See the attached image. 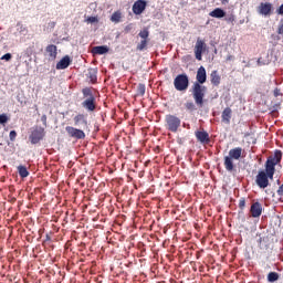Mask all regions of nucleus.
<instances>
[{"instance_id": "36", "label": "nucleus", "mask_w": 283, "mask_h": 283, "mask_svg": "<svg viewBox=\"0 0 283 283\" xmlns=\"http://www.w3.org/2000/svg\"><path fill=\"white\" fill-rule=\"evenodd\" d=\"M41 120L43 123V126L48 127V116L46 115H42Z\"/></svg>"}, {"instance_id": "39", "label": "nucleus", "mask_w": 283, "mask_h": 283, "mask_svg": "<svg viewBox=\"0 0 283 283\" xmlns=\"http://www.w3.org/2000/svg\"><path fill=\"white\" fill-rule=\"evenodd\" d=\"M49 28H51V30H54V28H56V22L54 21L49 22Z\"/></svg>"}, {"instance_id": "16", "label": "nucleus", "mask_w": 283, "mask_h": 283, "mask_svg": "<svg viewBox=\"0 0 283 283\" xmlns=\"http://www.w3.org/2000/svg\"><path fill=\"white\" fill-rule=\"evenodd\" d=\"M147 8V1L145 0H137L133 4V12L134 14H143Z\"/></svg>"}, {"instance_id": "1", "label": "nucleus", "mask_w": 283, "mask_h": 283, "mask_svg": "<svg viewBox=\"0 0 283 283\" xmlns=\"http://www.w3.org/2000/svg\"><path fill=\"white\" fill-rule=\"evenodd\" d=\"M197 82H195L191 86L192 98L197 105V107H205V96H207V70L205 66H200L197 71Z\"/></svg>"}, {"instance_id": "8", "label": "nucleus", "mask_w": 283, "mask_h": 283, "mask_svg": "<svg viewBox=\"0 0 283 283\" xmlns=\"http://www.w3.org/2000/svg\"><path fill=\"white\" fill-rule=\"evenodd\" d=\"M138 36H140L142 41L137 44L136 50L143 52L144 50H147V45H149V29L142 30L138 33Z\"/></svg>"}, {"instance_id": "32", "label": "nucleus", "mask_w": 283, "mask_h": 283, "mask_svg": "<svg viewBox=\"0 0 283 283\" xmlns=\"http://www.w3.org/2000/svg\"><path fill=\"white\" fill-rule=\"evenodd\" d=\"M134 30V24L129 23L128 25L125 27L124 32L126 34H129V32H132Z\"/></svg>"}, {"instance_id": "28", "label": "nucleus", "mask_w": 283, "mask_h": 283, "mask_svg": "<svg viewBox=\"0 0 283 283\" xmlns=\"http://www.w3.org/2000/svg\"><path fill=\"white\" fill-rule=\"evenodd\" d=\"M185 107L188 112H196V104L193 102H186Z\"/></svg>"}, {"instance_id": "10", "label": "nucleus", "mask_w": 283, "mask_h": 283, "mask_svg": "<svg viewBox=\"0 0 283 283\" xmlns=\"http://www.w3.org/2000/svg\"><path fill=\"white\" fill-rule=\"evenodd\" d=\"M65 132L71 138H76V140H84L85 138V132H83V129L81 128H76L74 126H66Z\"/></svg>"}, {"instance_id": "11", "label": "nucleus", "mask_w": 283, "mask_h": 283, "mask_svg": "<svg viewBox=\"0 0 283 283\" xmlns=\"http://www.w3.org/2000/svg\"><path fill=\"white\" fill-rule=\"evenodd\" d=\"M73 123L75 127H78L80 129H87L88 122H87V115L83 113H78L73 117Z\"/></svg>"}, {"instance_id": "14", "label": "nucleus", "mask_w": 283, "mask_h": 283, "mask_svg": "<svg viewBox=\"0 0 283 283\" xmlns=\"http://www.w3.org/2000/svg\"><path fill=\"white\" fill-rule=\"evenodd\" d=\"M195 136H196L197 140L199 143H201V145H209V143H211V138L209 137V133H207L206 130H197L195 133Z\"/></svg>"}, {"instance_id": "29", "label": "nucleus", "mask_w": 283, "mask_h": 283, "mask_svg": "<svg viewBox=\"0 0 283 283\" xmlns=\"http://www.w3.org/2000/svg\"><path fill=\"white\" fill-rule=\"evenodd\" d=\"M244 207H247V199L242 197L239 200V209H241V211H244Z\"/></svg>"}, {"instance_id": "22", "label": "nucleus", "mask_w": 283, "mask_h": 283, "mask_svg": "<svg viewBox=\"0 0 283 283\" xmlns=\"http://www.w3.org/2000/svg\"><path fill=\"white\" fill-rule=\"evenodd\" d=\"M98 70L96 69H88V73L86 74L87 78L91 81V83H96L98 80Z\"/></svg>"}, {"instance_id": "7", "label": "nucleus", "mask_w": 283, "mask_h": 283, "mask_svg": "<svg viewBox=\"0 0 283 283\" xmlns=\"http://www.w3.org/2000/svg\"><path fill=\"white\" fill-rule=\"evenodd\" d=\"M43 138H45V128L43 127H35L29 136V140L32 145H38Z\"/></svg>"}, {"instance_id": "41", "label": "nucleus", "mask_w": 283, "mask_h": 283, "mask_svg": "<svg viewBox=\"0 0 283 283\" xmlns=\"http://www.w3.org/2000/svg\"><path fill=\"white\" fill-rule=\"evenodd\" d=\"M280 95V90L275 88L274 90V96L277 97Z\"/></svg>"}, {"instance_id": "3", "label": "nucleus", "mask_w": 283, "mask_h": 283, "mask_svg": "<svg viewBox=\"0 0 283 283\" xmlns=\"http://www.w3.org/2000/svg\"><path fill=\"white\" fill-rule=\"evenodd\" d=\"M82 94L84 98L82 107L90 113L96 112V96L94 95V92H92V87L82 88Z\"/></svg>"}, {"instance_id": "2", "label": "nucleus", "mask_w": 283, "mask_h": 283, "mask_svg": "<svg viewBox=\"0 0 283 283\" xmlns=\"http://www.w3.org/2000/svg\"><path fill=\"white\" fill-rule=\"evenodd\" d=\"M242 151H244L242 147H235L229 150L228 156L223 157V166L226 171L229 174L237 171L233 160H240L242 158Z\"/></svg>"}, {"instance_id": "21", "label": "nucleus", "mask_w": 283, "mask_h": 283, "mask_svg": "<svg viewBox=\"0 0 283 283\" xmlns=\"http://www.w3.org/2000/svg\"><path fill=\"white\" fill-rule=\"evenodd\" d=\"M209 17H212L213 19H223V17H227V12L220 8H216L209 13Z\"/></svg>"}, {"instance_id": "13", "label": "nucleus", "mask_w": 283, "mask_h": 283, "mask_svg": "<svg viewBox=\"0 0 283 283\" xmlns=\"http://www.w3.org/2000/svg\"><path fill=\"white\" fill-rule=\"evenodd\" d=\"M256 10L261 17H271L273 13V4L271 2H261Z\"/></svg>"}, {"instance_id": "25", "label": "nucleus", "mask_w": 283, "mask_h": 283, "mask_svg": "<svg viewBox=\"0 0 283 283\" xmlns=\"http://www.w3.org/2000/svg\"><path fill=\"white\" fill-rule=\"evenodd\" d=\"M122 13H120V11H115L113 14H112V17H111V21L113 22V23H120V19H122Z\"/></svg>"}, {"instance_id": "38", "label": "nucleus", "mask_w": 283, "mask_h": 283, "mask_svg": "<svg viewBox=\"0 0 283 283\" xmlns=\"http://www.w3.org/2000/svg\"><path fill=\"white\" fill-rule=\"evenodd\" d=\"M87 21H88V23H96V22H98V18H96V17H90V18L87 19Z\"/></svg>"}, {"instance_id": "31", "label": "nucleus", "mask_w": 283, "mask_h": 283, "mask_svg": "<svg viewBox=\"0 0 283 283\" xmlns=\"http://www.w3.org/2000/svg\"><path fill=\"white\" fill-rule=\"evenodd\" d=\"M8 123V115L1 114L0 115V125H6Z\"/></svg>"}, {"instance_id": "35", "label": "nucleus", "mask_w": 283, "mask_h": 283, "mask_svg": "<svg viewBox=\"0 0 283 283\" xmlns=\"http://www.w3.org/2000/svg\"><path fill=\"white\" fill-rule=\"evenodd\" d=\"M276 32H277V34H283V19L281 20V23L279 24Z\"/></svg>"}, {"instance_id": "24", "label": "nucleus", "mask_w": 283, "mask_h": 283, "mask_svg": "<svg viewBox=\"0 0 283 283\" xmlns=\"http://www.w3.org/2000/svg\"><path fill=\"white\" fill-rule=\"evenodd\" d=\"M17 169L20 178H28V176H30V171H28V168L25 166L20 165Z\"/></svg>"}, {"instance_id": "15", "label": "nucleus", "mask_w": 283, "mask_h": 283, "mask_svg": "<svg viewBox=\"0 0 283 283\" xmlns=\"http://www.w3.org/2000/svg\"><path fill=\"white\" fill-rule=\"evenodd\" d=\"M262 203L260 201L253 202L250 207V216L251 218H260L262 216Z\"/></svg>"}, {"instance_id": "12", "label": "nucleus", "mask_w": 283, "mask_h": 283, "mask_svg": "<svg viewBox=\"0 0 283 283\" xmlns=\"http://www.w3.org/2000/svg\"><path fill=\"white\" fill-rule=\"evenodd\" d=\"M269 174H266L264 170L259 171L255 178V184L260 189H266L269 187Z\"/></svg>"}, {"instance_id": "33", "label": "nucleus", "mask_w": 283, "mask_h": 283, "mask_svg": "<svg viewBox=\"0 0 283 283\" xmlns=\"http://www.w3.org/2000/svg\"><path fill=\"white\" fill-rule=\"evenodd\" d=\"M9 138L11 142L17 140V130H11L9 134Z\"/></svg>"}, {"instance_id": "26", "label": "nucleus", "mask_w": 283, "mask_h": 283, "mask_svg": "<svg viewBox=\"0 0 283 283\" xmlns=\"http://www.w3.org/2000/svg\"><path fill=\"white\" fill-rule=\"evenodd\" d=\"M280 280V274L277 272H270L268 274V282H277Z\"/></svg>"}, {"instance_id": "17", "label": "nucleus", "mask_w": 283, "mask_h": 283, "mask_svg": "<svg viewBox=\"0 0 283 283\" xmlns=\"http://www.w3.org/2000/svg\"><path fill=\"white\" fill-rule=\"evenodd\" d=\"M72 64V59H70V55H65L56 63V70H67L70 65Z\"/></svg>"}, {"instance_id": "42", "label": "nucleus", "mask_w": 283, "mask_h": 283, "mask_svg": "<svg viewBox=\"0 0 283 283\" xmlns=\"http://www.w3.org/2000/svg\"><path fill=\"white\" fill-rule=\"evenodd\" d=\"M222 6L229 4V0H221Z\"/></svg>"}, {"instance_id": "43", "label": "nucleus", "mask_w": 283, "mask_h": 283, "mask_svg": "<svg viewBox=\"0 0 283 283\" xmlns=\"http://www.w3.org/2000/svg\"><path fill=\"white\" fill-rule=\"evenodd\" d=\"M226 61H233V55H228Z\"/></svg>"}, {"instance_id": "9", "label": "nucleus", "mask_w": 283, "mask_h": 283, "mask_svg": "<svg viewBox=\"0 0 283 283\" xmlns=\"http://www.w3.org/2000/svg\"><path fill=\"white\" fill-rule=\"evenodd\" d=\"M205 52H207V43L205 40L198 38L195 44V57L197 61H202V54H205Z\"/></svg>"}, {"instance_id": "23", "label": "nucleus", "mask_w": 283, "mask_h": 283, "mask_svg": "<svg viewBox=\"0 0 283 283\" xmlns=\"http://www.w3.org/2000/svg\"><path fill=\"white\" fill-rule=\"evenodd\" d=\"M210 81L212 83V85H214V87H218V85H220V74H218V71H212L210 74Z\"/></svg>"}, {"instance_id": "37", "label": "nucleus", "mask_w": 283, "mask_h": 283, "mask_svg": "<svg viewBox=\"0 0 283 283\" xmlns=\"http://www.w3.org/2000/svg\"><path fill=\"white\" fill-rule=\"evenodd\" d=\"M276 193H277V196L283 198V184L279 187V189L276 190Z\"/></svg>"}, {"instance_id": "6", "label": "nucleus", "mask_w": 283, "mask_h": 283, "mask_svg": "<svg viewBox=\"0 0 283 283\" xmlns=\"http://www.w3.org/2000/svg\"><path fill=\"white\" fill-rule=\"evenodd\" d=\"M175 90L177 92H187L189 90V76L187 74H179L174 80Z\"/></svg>"}, {"instance_id": "34", "label": "nucleus", "mask_w": 283, "mask_h": 283, "mask_svg": "<svg viewBox=\"0 0 283 283\" xmlns=\"http://www.w3.org/2000/svg\"><path fill=\"white\" fill-rule=\"evenodd\" d=\"M12 54L11 53H6L2 57L1 61H11Z\"/></svg>"}, {"instance_id": "5", "label": "nucleus", "mask_w": 283, "mask_h": 283, "mask_svg": "<svg viewBox=\"0 0 283 283\" xmlns=\"http://www.w3.org/2000/svg\"><path fill=\"white\" fill-rule=\"evenodd\" d=\"M165 123L168 132H172V134H176V132L180 129L181 120L176 115H172V114L166 115Z\"/></svg>"}, {"instance_id": "20", "label": "nucleus", "mask_w": 283, "mask_h": 283, "mask_svg": "<svg viewBox=\"0 0 283 283\" xmlns=\"http://www.w3.org/2000/svg\"><path fill=\"white\" fill-rule=\"evenodd\" d=\"M107 52H109V46L107 45H101V46H94L92 49V54L96 55H103V54H107Z\"/></svg>"}, {"instance_id": "4", "label": "nucleus", "mask_w": 283, "mask_h": 283, "mask_svg": "<svg viewBox=\"0 0 283 283\" xmlns=\"http://www.w3.org/2000/svg\"><path fill=\"white\" fill-rule=\"evenodd\" d=\"M282 163V150H275L273 156L268 157L265 161V172L269 178L273 180V176H275V166Z\"/></svg>"}, {"instance_id": "18", "label": "nucleus", "mask_w": 283, "mask_h": 283, "mask_svg": "<svg viewBox=\"0 0 283 283\" xmlns=\"http://www.w3.org/2000/svg\"><path fill=\"white\" fill-rule=\"evenodd\" d=\"M232 114H233V111L231 109V107H226L221 114L222 123H224L226 125H230Z\"/></svg>"}, {"instance_id": "40", "label": "nucleus", "mask_w": 283, "mask_h": 283, "mask_svg": "<svg viewBox=\"0 0 283 283\" xmlns=\"http://www.w3.org/2000/svg\"><path fill=\"white\" fill-rule=\"evenodd\" d=\"M277 14H283V3L276 10Z\"/></svg>"}, {"instance_id": "30", "label": "nucleus", "mask_w": 283, "mask_h": 283, "mask_svg": "<svg viewBox=\"0 0 283 283\" xmlns=\"http://www.w3.org/2000/svg\"><path fill=\"white\" fill-rule=\"evenodd\" d=\"M227 23H233L235 21V14L231 13L226 18Z\"/></svg>"}, {"instance_id": "27", "label": "nucleus", "mask_w": 283, "mask_h": 283, "mask_svg": "<svg viewBox=\"0 0 283 283\" xmlns=\"http://www.w3.org/2000/svg\"><path fill=\"white\" fill-rule=\"evenodd\" d=\"M146 87L145 84H138L137 96H145Z\"/></svg>"}, {"instance_id": "19", "label": "nucleus", "mask_w": 283, "mask_h": 283, "mask_svg": "<svg viewBox=\"0 0 283 283\" xmlns=\"http://www.w3.org/2000/svg\"><path fill=\"white\" fill-rule=\"evenodd\" d=\"M45 50L49 53L51 61H56V56L59 54L56 45L49 44Z\"/></svg>"}]
</instances>
